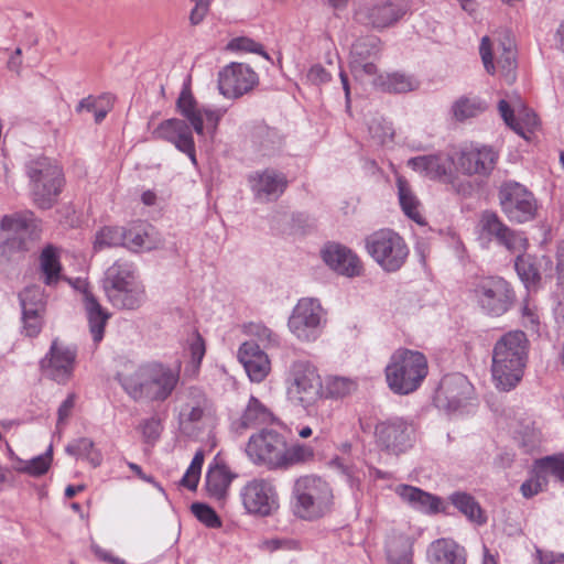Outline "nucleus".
I'll return each instance as SVG.
<instances>
[{
	"label": "nucleus",
	"instance_id": "obj_1",
	"mask_svg": "<svg viewBox=\"0 0 564 564\" xmlns=\"http://www.w3.org/2000/svg\"><path fill=\"white\" fill-rule=\"evenodd\" d=\"M177 111L189 122L172 118L162 121L153 131L156 139L167 141L185 153L196 164L195 142L193 130L198 135H204L205 130L212 137L215 135L219 120L224 116L221 109L199 108L191 88L185 85L176 100Z\"/></svg>",
	"mask_w": 564,
	"mask_h": 564
},
{
	"label": "nucleus",
	"instance_id": "obj_2",
	"mask_svg": "<svg viewBox=\"0 0 564 564\" xmlns=\"http://www.w3.org/2000/svg\"><path fill=\"white\" fill-rule=\"evenodd\" d=\"M529 340L521 330L506 333L494 346L491 376L500 391L513 390L522 380L528 361Z\"/></svg>",
	"mask_w": 564,
	"mask_h": 564
},
{
	"label": "nucleus",
	"instance_id": "obj_3",
	"mask_svg": "<svg viewBox=\"0 0 564 564\" xmlns=\"http://www.w3.org/2000/svg\"><path fill=\"white\" fill-rule=\"evenodd\" d=\"M117 380L134 401L148 399L163 402L175 390L180 372L177 369L154 362L139 366L131 372H119Z\"/></svg>",
	"mask_w": 564,
	"mask_h": 564
},
{
	"label": "nucleus",
	"instance_id": "obj_4",
	"mask_svg": "<svg viewBox=\"0 0 564 564\" xmlns=\"http://www.w3.org/2000/svg\"><path fill=\"white\" fill-rule=\"evenodd\" d=\"M329 484L315 475L299 477L292 487L291 510L302 520L313 521L329 512L333 505Z\"/></svg>",
	"mask_w": 564,
	"mask_h": 564
},
{
	"label": "nucleus",
	"instance_id": "obj_5",
	"mask_svg": "<svg viewBox=\"0 0 564 564\" xmlns=\"http://www.w3.org/2000/svg\"><path fill=\"white\" fill-rule=\"evenodd\" d=\"M427 372L426 357L421 351L406 348L395 350L386 367L388 386L398 394L417 390Z\"/></svg>",
	"mask_w": 564,
	"mask_h": 564
},
{
	"label": "nucleus",
	"instance_id": "obj_6",
	"mask_svg": "<svg viewBox=\"0 0 564 564\" xmlns=\"http://www.w3.org/2000/svg\"><path fill=\"white\" fill-rule=\"evenodd\" d=\"M34 203L42 209L51 208L64 185L61 166L46 156L30 160L25 165Z\"/></svg>",
	"mask_w": 564,
	"mask_h": 564
},
{
	"label": "nucleus",
	"instance_id": "obj_7",
	"mask_svg": "<svg viewBox=\"0 0 564 564\" xmlns=\"http://www.w3.org/2000/svg\"><path fill=\"white\" fill-rule=\"evenodd\" d=\"M286 382L288 398L307 409L323 397V383L317 368L308 360H294L289 368Z\"/></svg>",
	"mask_w": 564,
	"mask_h": 564
},
{
	"label": "nucleus",
	"instance_id": "obj_8",
	"mask_svg": "<svg viewBox=\"0 0 564 564\" xmlns=\"http://www.w3.org/2000/svg\"><path fill=\"white\" fill-rule=\"evenodd\" d=\"M34 228V217L31 212L6 215L0 221V261L20 260L29 250L28 237Z\"/></svg>",
	"mask_w": 564,
	"mask_h": 564
},
{
	"label": "nucleus",
	"instance_id": "obj_9",
	"mask_svg": "<svg viewBox=\"0 0 564 564\" xmlns=\"http://www.w3.org/2000/svg\"><path fill=\"white\" fill-rule=\"evenodd\" d=\"M366 249L386 272L400 270L409 256V248L404 239L388 228L369 235L366 238Z\"/></svg>",
	"mask_w": 564,
	"mask_h": 564
},
{
	"label": "nucleus",
	"instance_id": "obj_10",
	"mask_svg": "<svg viewBox=\"0 0 564 564\" xmlns=\"http://www.w3.org/2000/svg\"><path fill=\"white\" fill-rule=\"evenodd\" d=\"M471 294L480 310L495 317L507 313L516 301L511 284L500 276L481 278L474 284Z\"/></svg>",
	"mask_w": 564,
	"mask_h": 564
},
{
	"label": "nucleus",
	"instance_id": "obj_11",
	"mask_svg": "<svg viewBox=\"0 0 564 564\" xmlns=\"http://www.w3.org/2000/svg\"><path fill=\"white\" fill-rule=\"evenodd\" d=\"M479 53L487 73L495 74L496 72L495 54L502 79L509 85L514 83L517 78V53L514 41L508 31L499 33L495 48H492L490 39L484 36L480 42Z\"/></svg>",
	"mask_w": 564,
	"mask_h": 564
},
{
	"label": "nucleus",
	"instance_id": "obj_12",
	"mask_svg": "<svg viewBox=\"0 0 564 564\" xmlns=\"http://www.w3.org/2000/svg\"><path fill=\"white\" fill-rule=\"evenodd\" d=\"M240 499L248 514L268 518L280 508L279 494L271 479L253 478L240 489Z\"/></svg>",
	"mask_w": 564,
	"mask_h": 564
},
{
	"label": "nucleus",
	"instance_id": "obj_13",
	"mask_svg": "<svg viewBox=\"0 0 564 564\" xmlns=\"http://www.w3.org/2000/svg\"><path fill=\"white\" fill-rule=\"evenodd\" d=\"M324 310L318 300L301 299L289 318L290 332L303 343L315 341L322 334Z\"/></svg>",
	"mask_w": 564,
	"mask_h": 564
},
{
	"label": "nucleus",
	"instance_id": "obj_14",
	"mask_svg": "<svg viewBox=\"0 0 564 564\" xmlns=\"http://www.w3.org/2000/svg\"><path fill=\"white\" fill-rule=\"evenodd\" d=\"M499 200L510 221L522 224L535 216L536 202L533 194L519 183H505L499 191Z\"/></svg>",
	"mask_w": 564,
	"mask_h": 564
},
{
	"label": "nucleus",
	"instance_id": "obj_15",
	"mask_svg": "<svg viewBox=\"0 0 564 564\" xmlns=\"http://www.w3.org/2000/svg\"><path fill=\"white\" fill-rule=\"evenodd\" d=\"M414 430L410 422L402 417H391L378 422L375 427L377 445L387 453L399 455L413 445Z\"/></svg>",
	"mask_w": 564,
	"mask_h": 564
},
{
	"label": "nucleus",
	"instance_id": "obj_16",
	"mask_svg": "<svg viewBox=\"0 0 564 564\" xmlns=\"http://www.w3.org/2000/svg\"><path fill=\"white\" fill-rule=\"evenodd\" d=\"M480 239L492 241L505 247L510 252H523L528 248V240L522 232L514 231L505 225L498 215L484 212L479 220Z\"/></svg>",
	"mask_w": 564,
	"mask_h": 564
},
{
	"label": "nucleus",
	"instance_id": "obj_17",
	"mask_svg": "<svg viewBox=\"0 0 564 564\" xmlns=\"http://www.w3.org/2000/svg\"><path fill=\"white\" fill-rule=\"evenodd\" d=\"M284 438L274 430L262 429L259 433L250 436L246 452L253 463L278 469L284 448Z\"/></svg>",
	"mask_w": 564,
	"mask_h": 564
},
{
	"label": "nucleus",
	"instance_id": "obj_18",
	"mask_svg": "<svg viewBox=\"0 0 564 564\" xmlns=\"http://www.w3.org/2000/svg\"><path fill=\"white\" fill-rule=\"evenodd\" d=\"M497 153L490 147H464L451 156L456 170L465 175L487 176L497 161Z\"/></svg>",
	"mask_w": 564,
	"mask_h": 564
},
{
	"label": "nucleus",
	"instance_id": "obj_19",
	"mask_svg": "<svg viewBox=\"0 0 564 564\" xmlns=\"http://www.w3.org/2000/svg\"><path fill=\"white\" fill-rule=\"evenodd\" d=\"M75 360L76 350L54 339L40 365L45 377L57 383H66L73 376Z\"/></svg>",
	"mask_w": 564,
	"mask_h": 564
},
{
	"label": "nucleus",
	"instance_id": "obj_20",
	"mask_svg": "<svg viewBox=\"0 0 564 564\" xmlns=\"http://www.w3.org/2000/svg\"><path fill=\"white\" fill-rule=\"evenodd\" d=\"M258 84L257 73L242 63H231L218 74V88L227 98H238Z\"/></svg>",
	"mask_w": 564,
	"mask_h": 564
},
{
	"label": "nucleus",
	"instance_id": "obj_21",
	"mask_svg": "<svg viewBox=\"0 0 564 564\" xmlns=\"http://www.w3.org/2000/svg\"><path fill=\"white\" fill-rule=\"evenodd\" d=\"M473 390L466 376L458 372L447 375L441 380L434 400L441 409L457 411L470 399Z\"/></svg>",
	"mask_w": 564,
	"mask_h": 564
},
{
	"label": "nucleus",
	"instance_id": "obj_22",
	"mask_svg": "<svg viewBox=\"0 0 564 564\" xmlns=\"http://www.w3.org/2000/svg\"><path fill=\"white\" fill-rule=\"evenodd\" d=\"M248 181L254 198L260 203L276 200L289 184L285 174L274 169L253 172Z\"/></svg>",
	"mask_w": 564,
	"mask_h": 564
},
{
	"label": "nucleus",
	"instance_id": "obj_23",
	"mask_svg": "<svg viewBox=\"0 0 564 564\" xmlns=\"http://www.w3.org/2000/svg\"><path fill=\"white\" fill-rule=\"evenodd\" d=\"M213 413V404L207 395L197 388H189L178 410V424L182 430L202 422Z\"/></svg>",
	"mask_w": 564,
	"mask_h": 564
},
{
	"label": "nucleus",
	"instance_id": "obj_24",
	"mask_svg": "<svg viewBox=\"0 0 564 564\" xmlns=\"http://www.w3.org/2000/svg\"><path fill=\"white\" fill-rule=\"evenodd\" d=\"M322 258L325 263L337 273L354 278L362 272V264L359 258L348 248L329 243L322 250Z\"/></svg>",
	"mask_w": 564,
	"mask_h": 564
},
{
	"label": "nucleus",
	"instance_id": "obj_25",
	"mask_svg": "<svg viewBox=\"0 0 564 564\" xmlns=\"http://www.w3.org/2000/svg\"><path fill=\"white\" fill-rule=\"evenodd\" d=\"M238 358L253 382H261L270 372V360L254 340L246 341L240 346Z\"/></svg>",
	"mask_w": 564,
	"mask_h": 564
},
{
	"label": "nucleus",
	"instance_id": "obj_26",
	"mask_svg": "<svg viewBox=\"0 0 564 564\" xmlns=\"http://www.w3.org/2000/svg\"><path fill=\"white\" fill-rule=\"evenodd\" d=\"M398 496L411 508L425 513L436 514L445 512V507L441 497L424 491L410 485H399L395 488Z\"/></svg>",
	"mask_w": 564,
	"mask_h": 564
},
{
	"label": "nucleus",
	"instance_id": "obj_27",
	"mask_svg": "<svg viewBox=\"0 0 564 564\" xmlns=\"http://www.w3.org/2000/svg\"><path fill=\"white\" fill-rule=\"evenodd\" d=\"M83 296L84 307L89 324V330L94 343L98 344L104 338L105 327L107 321L110 317V314L100 305L98 300L90 291L84 290Z\"/></svg>",
	"mask_w": 564,
	"mask_h": 564
},
{
	"label": "nucleus",
	"instance_id": "obj_28",
	"mask_svg": "<svg viewBox=\"0 0 564 564\" xmlns=\"http://www.w3.org/2000/svg\"><path fill=\"white\" fill-rule=\"evenodd\" d=\"M408 12L404 2L384 1L372 6L368 11V19L373 28L384 29L397 23Z\"/></svg>",
	"mask_w": 564,
	"mask_h": 564
},
{
	"label": "nucleus",
	"instance_id": "obj_29",
	"mask_svg": "<svg viewBox=\"0 0 564 564\" xmlns=\"http://www.w3.org/2000/svg\"><path fill=\"white\" fill-rule=\"evenodd\" d=\"M427 556L432 564H466L465 551L449 539H438L431 543Z\"/></svg>",
	"mask_w": 564,
	"mask_h": 564
},
{
	"label": "nucleus",
	"instance_id": "obj_30",
	"mask_svg": "<svg viewBox=\"0 0 564 564\" xmlns=\"http://www.w3.org/2000/svg\"><path fill=\"white\" fill-rule=\"evenodd\" d=\"M498 109L506 124L523 138H527V132H531L539 123L536 115L527 108H523L517 118L514 110L505 99L499 101Z\"/></svg>",
	"mask_w": 564,
	"mask_h": 564
},
{
	"label": "nucleus",
	"instance_id": "obj_31",
	"mask_svg": "<svg viewBox=\"0 0 564 564\" xmlns=\"http://www.w3.org/2000/svg\"><path fill=\"white\" fill-rule=\"evenodd\" d=\"M107 296L112 305L118 308L137 310L145 300V290L143 284L137 280L129 286L108 291Z\"/></svg>",
	"mask_w": 564,
	"mask_h": 564
},
{
	"label": "nucleus",
	"instance_id": "obj_32",
	"mask_svg": "<svg viewBox=\"0 0 564 564\" xmlns=\"http://www.w3.org/2000/svg\"><path fill=\"white\" fill-rule=\"evenodd\" d=\"M236 477L225 465L209 467L206 474V490L208 495L217 500H223L231 481Z\"/></svg>",
	"mask_w": 564,
	"mask_h": 564
},
{
	"label": "nucleus",
	"instance_id": "obj_33",
	"mask_svg": "<svg viewBox=\"0 0 564 564\" xmlns=\"http://www.w3.org/2000/svg\"><path fill=\"white\" fill-rule=\"evenodd\" d=\"M408 166L430 178L447 176L449 171L448 160L441 155L411 158L408 161Z\"/></svg>",
	"mask_w": 564,
	"mask_h": 564
},
{
	"label": "nucleus",
	"instance_id": "obj_34",
	"mask_svg": "<svg viewBox=\"0 0 564 564\" xmlns=\"http://www.w3.org/2000/svg\"><path fill=\"white\" fill-rule=\"evenodd\" d=\"M134 268L128 262H115L109 267L105 274L104 289L106 294L108 291H115L117 289L129 286L132 282L137 281Z\"/></svg>",
	"mask_w": 564,
	"mask_h": 564
},
{
	"label": "nucleus",
	"instance_id": "obj_35",
	"mask_svg": "<svg viewBox=\"0 0 564 564\" xmlns=\"http://www.w3.org/2000/svg\"><path fill=\"white\" fill-rule=\"evenodd\" d=\"M412 540L401 533L391 534L386 544L387 557L391 564H413Z\"/></svg>",
	"mask_w": 564,
	"mask_h": 564
},
{
	"label": "nucleus",
	"instance_id": "obj_36",
	"mask_svg": "<svg viewBox=\"0 0 564 564\" xmlns=\"http://www.w3.org/2000/svg\"><path fill=\"white\" fill-rule=\"evenodd\" d=\"M153 228L148 224H138L128 229L124 228L123 246L132 251L152 250L156 247V240L152 237Z\"/></svg>",
	"mask_w": 564,
	"mask_h": 564
},
{
	"label": "nucleus",
	"instance_id": "obj_37",
	"mask_svg": "<svg viewBox=\"0 0 564 564\" xmlns=\"http://www.w3.org/2000/svg\"><path fill=\"white\" fill-rule=\"evenodd\" d=\"M398 197L402 212L419 225L424 224V217L420 213V202L413 193L409 182L402 177H397Z\"/></svg>",
	"mask_w": 564,
	"mask_h": 564
},
{
	"label": "nucleus",
	"instance_id": "obj_38",
	"mask_svg": "<svg viewBox=\"0 0 564 564\" xmlns=\"http://www.w3.org/2000/svg\"><path fill=\"white\" fill-rule=\"evenodd\" d=\"M452 505L459 510L469 521L479 525L485 524L487 518L476 499L467 492L455 491L449 496Z\"/></svg>",
	"mask_w": 564,
	"mask_h": 564
},
{
	"label": "nucleus",
	"instance_id": "obj_39",
	"mask_svg": "<svg viewBox=\"0 0 564 564\" xmlns=\"http://www.w3.org/2000/svg\"><path fill=\"white\" fill-rule=\"evenodd\" d=\"M273 413L256 397H250L248 404L241 415L242 427L251 429L273 422Z\"/></svg>",
	"mask_w": 564,
	"mask_h": 564
},
{
	"label": "nucleus",
	"instance_id": "obj_40",
	"mask_svg": "<svg viewBox=\"0 0 564 564\" xmlns=\"http://www.w3.org/2000/svg\"><path fill=\"white\" fill-rule=\"evenodd\" d=\"M65 451L72 456L88 460L93 467L99 466L102 462L101 453L95 448L94 442L88 437L72 441Z\"/></svg>",
	"mask_w": 564,
	"mask_h": 564
},
{
	"label": "nucleus",
	"instance_id": "obj_41",
	"mask_svg": "<svg viewBox=\"0 0 564 564\" xmlns=\"http://www.w3.org/2000/svg\"><path fill=\"white\" fill-rule=\"evenodd\" d=\"M40 264L45 284H55L61 278L62 270L57 249L53 246L44 248L40 257Z\"/></svg>",
	"mask_w": 564,
	"mask_h": 564
},
{
	"label": "nucleus",
	"instance_id": "obj_42",
	"mask_svg": "<svg viewBox=\"0 0 564 564\" xmlns=\"http://www.w3.org/2000/svg\"><path fill=\"white\" fill-rule=\"evenodd\" d=\"M312 457L313 451L308 446L302 444L288 446V443L284 440V448L281 453L278 468H288L295 464L304 463Z\"/></svg>",
	"mask_w": 564,
	"mask_h": 564
},
{
	"label": "nucleus",
	"instance_id": "obj_43",
	"mask_svg": "<svg viewBox=\"0 0 564 564\" xmlns=\"http://www.w3.org/2000/svg\"><path fill=\"white\" fill-rule=\"evenodd\" d=\"M245 333L252 337L256 344L269 349L278 347L280 344L279 335L271 328L260 323H249L245 326Z\"/></svg>",
	"mask_w": 564,
	"mask_h": 564
},
{
	"label": "nucleus",
	"instance_id": "obj_44",
	"mask_svg": "<svg viewBox=\"0 0 564 564\" xmlns=\"http://www.w3.org/2000/svg\"><path fill=\"white\" fill-rule=\"evenodd\" d=\"M485 110V105L478 98L460 97L452 106L456 120L464 121L477 117Z\"/></svg>",
	"mask_w": 564,
	"mask_h": 564
},
{
	"label": "nucleus",
	"instance_id": "obj_45",
	"mask_svg": "<svg viewBox=\"0 0 564 564\" xmlns=\"http://www.w3.org/2000/svg\"><path fill=\"white\" fill-rule=\"evenodd\" d=\"M19 301L21 311L45 312V295L40 286L31 285L25 288L20 292Z\"/></svg>",
	"mask_w": 564,
	"mask_h": 564
},
{
	"label": "nucleus",
	"instance_id": "obj_46",
	"mask_svg": "<svg viewBox=\"0 0 564 564\" xmlns=\"http://www.w3.org/2000/svg\"><path fill=\"white\" fill-rule=\"evenodd\" d=\"M380 41L376 36L358 39L351 47L350 59L375 61L379 53Z\"/></svg>",
	"mask_w": 564,
	"mask_h": 564
},
{
	"label": "nucleus",
	"instance_id": "obj_47",
	"mask_svg": "<svg viewBox=\"0 0 564 564\" xmlns=\"http://www.w3.org/2000/svg\"><path fill=\"white\" fill-rule=\"evenodd\" d=\"M124 228L122 227H104L97 231L94 249L101 250L104 248L123 246Z\"/></svg>",
	"mask_w": 564,
	"mask_h": 564
},
{
	"label": "nucleus",
	"instance_id": "obj_48",
	"mask_svg": "<svg viewBox=\"0 0 564 564\" xmlns=\"http://www.w3.org/2000/svg\"><path fill=\"white\" fill-rule=\"evenodd\" d=\"M514 267L518 275L527 288L535 285L540 281V271L529 256L518 254Z\"/></svg>",
	"mask_w": 564,
	"mask_h": 564
},
{
	"label": "nucleus",
	"instance_id": "obj_49",
	"mask_svg": "<svg viewBox=\"0 0 564 564\" xmlns=\"http://www.w3.org/2000/svg\"><path fill=\"white\" fill-rule=\"evenodd\" d=\"M357 389V383L345 377H332L326 380L325 397L340 399L349 395Z\"/></svg>",
	"mask_w": 564,
	"mask_h": 564
},
{
	"label": "nucleus",
	"instance_id": "obj_50",
	"mask_svg": "<svg viewBox=\"0 0 564 564\" xmlns=\"http://www.w3.org/2000/svg\"><path fill=\"white\" fill-rule=\"evenodd\" d=\"M52 462V446L47 449V452L43 455H39L32 458L29 462H25L23 465L18 466L17 470L20 473L28 474L33 477H39L44 475Z\"/></svg>",
	"mask_w": 564,
	"mask_h": 564
},
{
	"label": "nucleus",
	"instance_id": "obj_51",
	"mask_svg": "<svg viewBox=\"0 0 564 564\" xmlns=\"http://www.w3.org/2000/svg\"><path fill=\"white\" fill-rule=\"evenodd\" d=\"M21 333L26 337H36L44 325V312L22 311Z\"/></svg>",
	"mask_w": 564,
	"mask_h": 564
},
{
	"label": "nucleus",
	"instance_id": "obj_52",
	"mask_svg": "<svg viewBox=\"0 0 564 564\" xmlns=\"http://www.w3.org/2000/svg\"><path fill=\"white\" fill-rule=\"evenodd\" d=\"M191 510L193 514L210 529H218L221 527L223 522L216 511L206 503L203 502H194L191 506Z\"/></svg>",
	"mask_w": 564,
	"mask_h": 564
},
{
	"label": "nucleus",
	"instance_id": "obj_53",
	"mask_svg": "<svg viewBox=\"0 0 564 564\" xmlns=\"http://www.w3.org/2000/svg\"><path fill=\"white\" fill-rule=\"evenodd\" d=\"M542 473L540 469L520 486V492L524 498L530 499L536 496L546 486V477Z\"/></svg>",
	"mask_w": 564,
	"mask_h": 564
},
{
	"label": "nucleus",
	"instance_id": "obj_54",
	"mask_svg": "<svg viewBox=\"0 0 564 564\" xmlns=\"http://www.w3.org/2000/svg\"><path fill=\"white\" fill-rule=\"evenodd\" d=\"M536 467L542 471L554 475L558 480L564 482V456H546L536 462Z\"/></svg>",
	"mask_w": 564,
	"mask_h": 564
},
{
	"label": "nucleus",
	"instance_id": "obj_55",
	"mask_svg": "<svg viewBox=\"0 0 564 564\" xmlns=\"http://www.w3.org/2000/svg\"><path fill=\"white\" fill-rule=\"evenodd\" d=\"M368 130L371 138L378 143H384L393 137V129L384 119H373L368 124Z\"/></svg>",
	"mask_w": 564,
	"mask_h": 564
},
{
	"label": "nucleus",
	"instance_id": "obj_56",
	"mask_svg": "<svg viewBox=\"0 0 564 564\" xmlns=\"http://www.w3.org/2000/svg\"><path fill=\"white\" fill-rule=\"evenodd\" d=\"M387 88L394 93H406L414 89V83L411 77L394 73L388 76Z\"/></svg>",
	"mask_w": 564,
	"mask_h": 564
},
{
	"label": "nucleus",
	"instance_id": "obj_57",
	"mask_svg": "<svg viewBox=\"0 0 564 564\" xmlns=\"http://www.w3.org/2000/svg\"><path fill=\"white\" fill-rule=\"evenodd\" d=\"M350 69L354 77L360 80L377 73L375 61L350 59Z\"/></svg>",
	"mask_w": 564,
	"mask_h": 564
},
{
	"label": "nucleus",
	"instance_id": "obj_58",
	"mask_svg": "<svg viewBox=\"0 0 564 564\" xmlns=\"http://www.w3.org/2000/svg\"><path fill=\"white\" fill-rule=\"evenodd\" d=\"M229 46L235 50L258 53L265 59H270L268 53L263 50L262 45L248 37L234 39L230 42Z\"/></svg>",
	"mask_w": 564,
	"mask_h": 564
},
{
	"label": "nucleus",
	"instance_id": "obj_59",
	"mask_svg": "<svg viewBox=\"0 0 564 564\" xmlns=\"http://www.w3.org/2000/svg\"><path fill=\"white\" fill-rule=\"evenodd\" d=\"M262 547L269 552H274L278 550L293 551L299 550V542L288 538H273L263 541Z\"/></svg>",
	"mask_w": 564,
	"mask_h": 564
},
{
	"label": "nucleus",
	"instance_id": "obj_60",
	"mask_svg": "<svg viewBox=\"0 0 564 564\" xmlns=\"http://www.w3.org/2000/svg\"><path fill=\"white\" fill-rule=\"evenodd\" d=\"M143 437L148 443H154L161 434V421L156 417H150L141 424Z\"/></svg>",
	"mask_w": 564,
	"mask_h": 564
},
{
	"label": "nucleus",
	"instance_id": "obj_61",
	"mask_svg": "<svg viewBox=\"0 0 564 564\" xmlns=\"http://www.w3.org/2000/svg\"><path fill=\"white\" fill-rule=\"evenodd\" d=\"M77 400L76 393H68L66 399L61 403L57 410V424L65 422L75 408V403Z\"/></svg>",
	"mask_w": 564,
	"mask_h": 564
},
{
	"label": "nucleus",
	"instance_id": "obj_62",
	"mask_svg": "<svg viewBox=\"0 0 564 564\" xmlns=\"http://www.w3.org/2000/svg\"><path fill=\"white\" fill-rule=\"evenodd\" d=\"M192 359L196 365H199L205 356V341L203 337L196 333L192 343L189 344Z\"/></svg>",
	"mask_w": 564,
	"mask_h": 564
},
{
	"label": "nucleus",
	"instance_id": "obj_63",
	"mask_svg": "<svg viewBox=\"0 0 564 564\" xmlns=\"http://www.w3.org/2000/svg\"><path fill=\"white\" fill-rule=\"evenodd\" d=\"M307 79L314 85H321L330 80V74L322 65L316 64L310 68Z\"/></svg>",
	"mask_w": 564,
	"mask_h": 564
},
{
	"label": "nucleus",
	"instance_id": "obj_64",
	"mask_svg": "<svg viewBox=\"0 0 564 564\" xmlns=\"http://www.w3.org/2000/svg\"><path fill=\"white\" fill-rule=\"evenodd\" d=\"M556 273L558 281L564 283V241L558 245L556 251Z\"/></svg>",
	"mask_w": 564,
	"mask_h": 564
}]
</instances>
